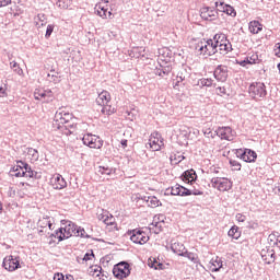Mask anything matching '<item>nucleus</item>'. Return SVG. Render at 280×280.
<instances>
[{
  "mask_svg": "<svg viewBox=\"0 0 280 280\" xmlns=\"http://www.w3.org/2000/svg\"><path fill=\"white\" fill-rule=\"evenodd\" d=\"M52 128H55V130H58L60 135H66V137H70V135H75L78 130V125L73 120V114L61 110L55 114Z\"/></svg>",
  "mask_w": 280,
  "mask_h": 280,
  "instance_id": "f257e3e1",
  "label": "nucleus"
},
{
  "mask_svg": "<svg viewBox=\"0 0 280 280\" xmlns=\"http://www.w3.org/2000/svg\"><path fill=\"white\" fill-rule=\"evenodd\" d=\"M61 224L63 225V228H60L55 232V234H51L52 237H56L58 240V242L69 240V237H91L86 233V230H84V228L78 226L75 223L71 221L61 220Z\"/></svg>",
  "mask_w": 280,
  "mask_h": 280,
  "instance_id": "f03ea898",
  "label": "nucleus"
},
{
  "mask_svg": "<svg viewBox=\"0 0 280 280\" xmlns=\"http://www.w3.org/2000/svg\"><path fill=\"white\" fill-rule=\"evenodd\" d=\"M112 100L113 97L110 96V92L103 90L98 93L96 104L102 106L101 113L103 115H114V113H117V109L112 105Z\"/></svg>",
  "mask_w": 280,
  "mask_h": 280,
  "instance_id": "7ed1b4c3",
  "label": "nucleus"
},
{
  "mask_svg": "<svg viewBox=\"0 0 280 280\" xmlns=\"http://www.w3.org/2000/svg\"><path fill=\"white\" fill-rule=\"evenodd\" d=\"M195 50L199 56H213L214 54H218V49H215V46L213 45V39H203L196 44Z\"/></svg>",
  "mask_w": 280,
  "mask_h": 280,
  "instance_id": "20e7f679",
  "label": "nucleus"
},
{
  "mask_svg": "<svg viewBox=\"0 0 280 280\" xmlns=\"http://www.w3.org/2000/svg\"><path fill=\"white\" fill-rule=\"evenodd\" d=\"M202 190L200 189H192L189 190L178 184L175 186H172L171 188L166 189V195L167 196H202Z\"/></svg>",
  "mask_w": 280,
  "mask_h": 280,
  "instance_id": "39448f33",
  "label": "nucleus"
},
{
  "mask_svg": "<svg viewBox=\"0 0 280 280\" xmlns=\"http://www.w3.org/2000/svg\"><path fill=\"white\" fill-rule=\"evenodd\" d=\"M250 97L255 100L256 102H261L268 95V92L266 91V84L261 82H255L249 85L248 89Z\"/></svg>",
  "mask_w": 280,
  "mask_h": 280,
  "instance_id": "423d86ee",
  "label": "nucleus"
},
{
  "mask_svg": "<svg viewBox=\"0 0 280 280\" xmlns=\"http://www.w3.org/2000/svg\"><path fill=\"white\" fill-rule=\"evenodd\" d=\"M94 10L95 14H97V16H101V19H113V9L110 8V2L108 0H101L95 5Z\"/></svg>",
  "mask_w": 280,
  "mask_h": 280,
  "instance_id": "0eeeda50",
  "label": "nucleus"
},
{
  "mask_svg": "<svg viewBox=\"0 0 280 280\" xmlns=\"http://www.w3.org/2000/svg\"><path fill=\"white\" fill-rule=\"evenodd\" d=\"M34 98L37 102H44L45 104H51L56 97L50 89L37 88L34 91Z\"/></svg>",
  "mask_w": 280,
  "mask_h": 280,
  "instance_id": "6e6552de",
  "label": "nucleus"
},
{
  "mask_svg": "<svg viewBox=\"0 0 280 280\" xmlns=\"http://www.w3.org/2000/svg\"><path fill=\"white\" fill-rule=\"evenodd\" d=\"M127 234L130 236V240L133 242V244L143 245L150 242V236L141 229L128 231Z\"/></svg>",
  "mask_w": 280,
  "mask_h": 280,
  "instance_id": "1a4fd4ad",
  "label": "nucleus"
},
{
  "mask_svg": "<svg viewBox=\"0 0 280 280\" xmlns=\"http://www.w3.org/2000/svg\"><path fill=\"white\" fill-rule=\"evenodd\" d=\"M211 185L213 189H218V191H229L233 189V182L226 177H213Z\"/></svg>",
  "mask_w": 280,
  "mask_h": 280,
  "instance_id": "9d476101",
  "label": "nucleus"
},
{
  "mask_svg": "<svg viewBox=\"0 0 280 280\" xmlns=\"http://www.w3.org/2000/svg\"><path fill=\"white\" fill-rule=\"evenodd\" d=\"M113 275L116 279L124 280L130 277V265L128 262H119L114 266Z\"/></svg>",
  "mask_w": 280,
  "mask_h": 280,
  "instance_id": "9b49d317",
  "label": "nucleus"
},
{
  "mask_svg": "<svg viewBox=\"0 0 280 280\" xmlns=\"http://www.w3.org/2000/svg\"><path fill=\"white\" fill-rule=\"evenodd\" d=\"M149 145L152 152H159L165 147V140L163 139V136L159 133V131H154L149 138Z\"/></svg>",
  "mask_w": 280,
  "mask_h": 280,
  "instance_id": "f8f14e48",
  "label": "nucleus"
},
{
  "mask_svg": "<svg viewBox=\"0 0 280 280\" xmlns=\"http://www.w3.org/2000/svg\"><path fill=\"white\" fill-rule=\"evenodd\" d=\"M82 141L84 145H88V148H93L95 150H100L102 145H104V141L100 138V136L93 133L84 135Z\"/></svg>",
  "mask_w": 280,
  "mask_h": 280,
  "instance_id": "ddd939ff",
  "label": "nucleus"
},
{
  "mask_svg": "<svg viewBox=\"0 0 280 280\" xmlns=\"http://www.w3.org/2000/svg\"><path fill=\"white\" fill-rule=\"evenodd\" d=\"M215 135H218L222 141H234L237 132L231 127H219L215 130Z\"/></svg>",
  "mask_w": 280,
  "mask_h": 280,
  "instance_id": "4468645a",
  "label": "nucleus"
},
{
  "mask_svg": "<svg viewBox=\"0 0 280 280\" xmlns=\"http://www.w3.org/2000/svg\"><path fill=\"white\" fill-rule=\"evenodd\" d=\"M3 268L9 270V272H14V270H19L21 268V261L19 257H14L12 255L7 256L3 259Z\"/></svg>",
  "mask_w": 280,
  "mask_h": 280,
  "instance_id": "2eb2a0df",
  "label": "nucleus"
},
{
  "mask_svg": "<svg viewBox=\"0 0 280 280\" xmlns=\"http://www.w3.org/2000/svg\"><path fill=\"white\" fill-rule=\"evenodd\" d=\"M49 185L52 187V189L60 191L62 189H66L67 179H65V177H62V175L56 173L50 177Z\"/></svg>",
  "mask_w": 280,
  "mask_h": 280,
  "instance_id": "dca6fc26",
  "label": "nucleus"
},
{
  "mask_svg": "<svg viewBox=\"0 0 280 280\" xmlns=\"http://www.w3.org/2000/svg\"><path fill=\"white\" fill-rule=\"evenodd\" d=\"M218 12H223V14H226L228 16H231V19H235L237 16V11H235V8H233L230 4L224 3V1H217L214 3Z\"/></svg>",
  "mask_w": 280,
  "mask_h": 280,
  "instance_id": "f3484780",
  "label": "nucleus"
},
{
  "mask_svg": "<svg viewBox=\"0 0 280 280\" xmlns=\"http://www.w3.org/2000/svg\"><path fill=\"white\" fill-rule=\"evenodd\" d=\"M236 155L245 161V163H255L257 161V153L250 149H238Z\"/></svg>",
  "mask_w": 280,
  "mask_h": 280,
  "instance_id": "a211bd4d",
  "label": "nucleus"
},
{
  "mask_svg": "<svg viewBox=\"0 0 280 280\" xmlns=\"http://www.w3.org/2000/svg\"><path fill=\"white\" fill-rule=\"evenodd\" d=\"M220 11H218V9H213L210 7H205L201 9V19H203V21H217Z\"/></svg>",
  "mask_w": 280,
  "mask_h": 280,
  "instance_id": "6ab92c4d",
  "label": "nucleus"
},
{
  "mask_svg": "<svg viewBox=\"0 0 280 280\" xmlns=\"http://www.w3.org/2000/svg\"><path fill=\"white\" fill-rule=\"evenodd\" d=\"M171 249L173 250V253H175L176 255H179L182 257H183V255H185V253H187V247H185L183 242H179L178 238H173L171 241Z\"/></svg>",
  "mask_w": 280,
  "mask_h": 280,
  "instance_id": "aec40b11",
  "label": "nucleus"
},
{
  "mask_svg": "<svg viewBox=\"0 0 280 280\" xmlns=\"http://www.w3.org/2000/svg\"><path fill=\"white\" fill-rule=\"evenodd\" d=\"M214 78L218 82H226L229 78V68H226V66H218L214 70Z\"/></svg>",
  "mask_w": 280,
  "mask_h": 280,
  "instance_id": "412c9836",
  "label": "nucleus"
},
{
  "mask_svg": "<svg viewBox=\"0 0 280 280\" xmlns=\"http://www.w3.org/2000/svg\"><path fill=\"white\" fill-rule=\"evenodd\" d=\"M54 224H55L54 218L48 217V215L40 218L37 222V225L40 229H47L48 228L49 231H54V229H55Z\"/></svg>",
  "mask_w": 280,
  "mask_h": 280,
  "instance_id": "4be33fe9",
  "label": "nucleus"
},
{
  "mask_svg": "<svg viewBox=\"0 0 280 280\" xmlns=\"http://www.w3.org/2000/svg\"><path fill=\"white\" fill-rule=\"evenodd\" d=\"M196 178H198V175L196 174V171H194V170L186 171L183 174L184 183L194 185V183H196Z\"/></svg>",
  "mask_w": 280,
  "mask_h": 280,
  "instance_id": "5701e85b",
  "label": "nucleus"
},
{
  "mask_svg": "<svg viewBox=\"0 0 280 280\" xmlns=\"http://www.w3.org/2000/svg\"><path fill=\"white\" fill-rule=\"evenodd\" d=\"M248 30L250 34H259L261 30H264V24H261L259 21L254 20L248 23Z\"/></svg>",
  "mask_w": 280,
  "mask_h": 280,
  "instance_id": "b1692460",
  "label": "nucleus"
},
{
  "mask_svg": "<svg viewBox=\"0 0 280 280\" xmlns=\"http://www.w3.org/2000/svg\"><path fill=\"white\" fill-rule=\"evenodd\" d=\"M209 268L211 272H218L222 268V258H220L219 256L213 257L210 260Z\"/></svg>",
  "mask_w": 280,
  "mask_h": 280,
  "instance_id": "393cba45",
  "label": "nucleus"
},
{
  "mask_svg": "<svg viewBox=\"0 0 280 280\" xmlns=\"http://www.w3.org/2000/svg\"><path fill=\"white\" fill-rule=\"evenodd\" d=\"M104 224L109 229V231H119V228L117 226V221L115 220V217L110 214L107 217V219L104 221Z\"/></svg>",
  "mask_w": 280,
  "mask_h": 280,
  "instance_id": "a878e982",
  "label": "nucleus"
},
{
  "mask_svg": "<svg viewBox=\"0 0 280 280\" xmlns=\"http://www.w3.org/2000/svg\"><path fill=\"white\" fill-rule=\"evenodd\" d=\"M95 262V254L93 250L88 252L84 257L79 260V264H85V266H91V264Z\"/></svg>",
  "mask_w": 280,
  "mask_h": 280,
  "instance_id": "bb28decb",
  "label": "nucleus"
},
{
  "mask_svg": "<svg viewBox=\"0 0 280 280\" xmlns=\"http://www.w3.org/2000/svg\"><path fill=\"white\" fill-rule=\"evenodd\" d=\"M228 39H226V35L220 33V34H215L213 36V45H214V49H218L219 47L222 46L223 43H225Z\"/></svg>",
  "mask_w": 280,
  "mask_h": 280,
  "instance_id": "cd10ccee",
  "label": "nucleus"
},
{
  "mask_svg": "<svg viewBox=\"0 0 280 280\" xmlns=\"http://www.w3.org/2000/svg\"><path fill=\"white\" fill-rule=\"evenodd\" d=\"M145 47H133L130 51H129V56L130 58H143L145 55Z\"/></svg>",
  "mask_w": 280,
  "mask_h": 280,
  "instance_id": "c85d7f7f",
  "label": "nucleus"
},
{
  "mask_svg": "<svg viewBox=\"0 0 280 280\" xmlns=\"http://www.w3.org/2000/svg\"><path fill=\"white\" fill-rule=\"evenodd\" d=\"M98 174H102L103 176H113V174H117V168L108 166H98Z\"/></svg>",
  "mask_w": 280,
  "mask_h": 280,
  "instance_id": "c756f323",
  "label": "nucleus"
},
{
  "mask_svg": "<svg viewBox=\"0 0 280 280\" xmlns=\"http://www.w3.org/2000/svg\"><path fill=\"white\" fill-rule=\"evenodd\" d=\"M21 165H16L13 167V172H14V176H16V178H23L25 177V163L20 162Z\"/></svg>",
  "mask_w": 280,
  "mask_h": 280,
  "instance_id": "7c9ffc66",
  "label": "nucleus"
},
{
  "mask_svg": "<svg viewBox=\"0 0 280 280\" xmlns=\"http://www.w3.org/2000/svg\"><path fill=\"white\" fill-rule=\"evenodd\" d=\"M88 273L90 275V277H100L102 275V266L91 265L88 268Z\"/></svg>",
  "mask_w": 280,
  "mask_h": 280,
  "instance_id": "2f4dec72",
  "label": "nucleus"
},
{
  "mask_svg": "<svg viewBox=\"0 0 280 280\" xmlns=\"http://www.w3.org/2000/svg\"><path fill=\"white\" fill-rule=\"evenodd\" d=\"M228 235L232 237V240H240V237H242V231H240L238 226L234 225L229 230Z\"/></svg>",
  "mask_w": 280,
  "mask_h": 280,
  "instance_id": "473e14b6",
  "label": "nucleus"
},
{
  "mask_svg": "<svg viewBox=\"0 0 280 280\" xmlns=\"http://www.w3.org/2000/svg\"><path fill=\"white\" fill-rule=\"evenodd\" d=\"M233 50V46L231 45V42L225 40L221 44V46L218 47V51L220 54H229V51Z\"/></svg>",
  "mask_w": 280,
  "mask_h": 280,
  "instance_id": "72a5a7b5",
  "label": "nucleus"
},
{
  "mask_svg": "<svg viewBox=\"0 0 280 280\" xmlns=\"http://www.w3.org/2000/svg\"><path fill=\"white\" fill-rule=\"evenodd\" d=\"M110 212L108 210H105V209H100L97 210V213H96V218L97 220H100V222H103L106 221L109 217H110Z\"/></svg>",
  "mask_w": 280,
  "mask_h": 280,
  "instance_id": "f704fd0d",
  "label": "nucleus"
},
{
  "mask_svg": "<svg viewBox=\"0 0 280 280\" xmlns=\"http://www.w3.org/2000/svg\"><path fill=\"white\" fill-rule=\"evenodd\" d=\"M45 21H46L45 14L43 13L37 14V16L35 18L37 30H40L42 27H44V25H47V22Z\"/></svg>",
  "mask_w": 280,
  "mask_h": 280,
  "instance_id": "c9c22d12",
  "label": "nucleus"
},
{
  "mask_svg": "<svg viewBox=\"0 0 280 280\" xmlns=\"http://www.w3.org/2000/svg\"><path fill=\"white\" fill-rule=\"evenodd\" d=\"M48 80L54 82V84H60L61 82L60 75L58 72H56V70H50V73H48Z\"/></svg>",
  "mask_w": 280,
  "mask_h": 280,
  "instance_id": "e433bc0d",
  "label": "nucleus"
},
{
  "mask_svg": "<svg viewBox=\"0 0 280 280\" xmlns=\"http://www.w3.org/2000/svg\"><path fill=\"white\" fill-rule=\"evenodd\" d=\"M147 203L152 209H156V207H161V200H159V198L154 196L148 197Z\"/></svg>",
  "mask_w": 280,
  "mask_h": 280,
  "instance_id": "4c0bfd02",
  "label": "nucleus"
},
{
  "mask_svg": "<svg viewBox=\"0 0 280 280\" xmlns=\"http://www.w3.org/2000/svg\"><path fill=\"white\" fill-rule=\"evenodd\" d=\"M73 0H58L56 2L57 8H59L60 10H69V8H71V2Z\"/></svg>",
  "mask_w": 280,
  "mask_h": 280,
  "instance_id": "58836bf2",
  "label": "nucleus"
},
{
  "mask_svg": "<svg viewBox=\"0 0 280 280\" xmlns=\"http://www.w3.org/2000/svg\"><path fill=\"white\" fill-rule=\"evenodd\" d=\"M10 67L11 69L14 71V73H16L18 75H25V73L23 72V69L21 68V66L19 65V62L16 61H11L10 62Z\"/></svg>",
  "mask_w": 280,
  "mask_h": 280,
  "instance_id": "ea45409f",
  "label": "nucleus"
},
{
  "mask_svg": "<svg viewBox=\"0 0 280 280\" xmlns=\"http://www.w3.org/2000/svg\"><path fill=\"white\" fill-rule=\"evenodd\" d=\"M182 257H187V259H190V261H192L194 264H198L200 261L198 254L187 252V249H186L185 255H183Z\"/></svg>",
  "mask_w": 280,
  "mask_h": 280,
  "instance_id": "a19ab883",
  "label": "nucleus"
},
{
  "mask_svg": "<svg viewBox=\"0 0 280 280\" xmlns=\"http://www.w3.org/2000/svg\"><path fill=\"white\" fill-rule=\"evenodd\" d=\"M148 266L150 268H154V270H163V264L159 262L156 259L150 258L148 261Z\"/></svg>",
  "mask_w": 280,
  "mask_h": 280,
  "instance_id": "79ce46f5",
  "label": "nucleus"
},
{
  "mask_svg": "<svg viewBox=\"0 0 280 280\" xmlns=\"http://www.w3.org/2000/svg\"><path fill=\"white\" fill-rule=\"evenodd\" d=\"M198 86H213V79L202 78L198 81Z\"/></svg>",
  "mask_w": 280,
  "mask_h": 280,
  "instance_id": "37998d69",
  "label": "nucleus"
},
{
  "mask_svg": "<svg viewBox=\"0 0 280 280\" xmlns=\"http://www.w3.org/2000/svg\"><path fill=\"white\" fill-rule=\"evenodd\" d=\"M35 172L32 170L28 164H24V177L25 178H34Z\"/></svg>",
  "mask_w": 280,
  "mask_h": 280,
  "instance_id": "c03bdc74",
  "label": "nucleus"
},
{
  "mask_svg": "<svg viewBox=\"0 0 280 280\" xmlns=\"http://www.w3.org/2000/svg\"><path fill=\"white\" fill-rule=\"evenodd\" d=\"M54 30H56V24H48L46 28L45 38H51V34H54Z\"/></svg>",
  "mask_w": 280,
  "mask_h": 280,
  "instance_id": "a18cd8bd",
  "label": "nucleus"
},
{
  "mask_svg": "<svg viewBox=\"0 0 280 280\" xmlns=\"http://www.w3.org/2000/svg\"><path fill=\"white\" fill-rule=\"evenodd\" d=\"M230 165L234 172H240V170H242V164L235 160H230Z\"/></svg>",
  "mask_w": 280,
  "mask_h": 280,
  "instance_id": "49530a36",
  "label": "nucleus"
},
{
  "mask_svg": "<svg viewBox=\"0 0 280 280\" xmlns=\"http://www.w3.org/2000/svg\"><path fill=\"white\" fill-rule=\"evenodd\" d=\"M170 73H172V66H166L159 72V75H168Z\"/></svg>",
  "mask_w": 280,
  "mask_h": 280,
  "instance_id": "de8ad7c7",
  "label": "nucleus"
},
{
  "mask_svg": "<svg viewBox=\"0 0 280 280\" xmlns=\"http://www.w3.org/2000/svg\"><path fill=\"white\" fill-rule=\"evenodd\" d=\"M273 56H276V58H280V42L273 46Z\"/></svg>",
  "mask_w": 280,
  "mask_h": 280,
  "instance_id": "09e8293b",
  "label": "nucleus"
},
{
  "mask_svg": "<svg viewBox=\"0 0 280 280\" xmlns=\"http://www.w3.org/2000/svg\"><path fill=\"white\" fill-rule=\"evenodd\" d=\"M237 65H240L241 67H248V65H250V61H248V57H246L245 59H238Z\"/></svg>",
  "mask_w": 280,
  "mask_h": 280,
  "instance_id": "8fccbe9b",
  "label": "nucleus"
},
{
  "mask_svg": "<svg viewBox=\"0 0 280 280\" xmlns=\"http://www.w3.org/2000/svg\"><path fill=\"white\" fill-rule=\"evenodd\" d=\"M28 154L32 155L33 161H38V151L35 149H30Z\"/></svg>",
  "mask_w": 280,
  "mask_h": 280,
  "instance_id": "3c124183",
  "label": "nucleus"
},
{
  "mask_svg": "<svg viewBox=\"0 0 280 280\" xmlns=\"http://www.w3.org/2000/svg\"><path fill=\"white\" fill-rule=\"evenodd\" d=\"M247 60L249 61V65H256L259 58L257 55H252L250 57H247Z\"/></svg>",
  "mask_w": 280,
  "mask_h": 280,
  "instance_id": "603ef678",
  "label": "nucleus"
},
{
  "mask_svg": "<svg viewBox=\"0 0 280 280\" xmlns=\"http://www.w3.org/2000/svg\"><path fill=\"white\" fill-rule=\"evenodd\" d=\"M203 135L205 137H208V139H213V137H215V133H213L209 128L203 131Z\"/></svg>",
  "mask_w": 280,
  "mask_h": 280,
  "instance_id": "864d4df0",
  "label": "nucleus"
},
{
  "mask_svg": "<svg viewBox=\"0 0 280 280\" xmlns=\"http://www.w3.org/2000/svg\"><path fill=\"white\" fill-rule=\"evenodd\" d=\"M217 94L218 95H226V88H224V86L217 88Z\"/></svg>",
  "mask_w": 280,
  "mask_h": 280,
  "instance_id": "5fc2aeb1",
  "label": "nucleus"
},
{
  "mask_svg": "<svg viewBox=\"0 0 280 280\" xmlns=\"http://www.w3.org/2000/svg\"><path fill=\"white\" fill-rule=\"evenodd\" d=\"M235 218L238 222H246V215L242 213H237Z\"/></svg>",
  "mask_w": 280,
  "mask_h": 280,
  "instance_id": "6e6d98bb",
  "label": "nucleus"
},
{
  "mask_svg": "<svg viewBox=\"0 0 280 280\" xmlns=\"http://www.w3.org/2000/svg\"><path fill=\"white\" fill-rule=\"evenodd\" d=\"M10 3H12V0H0V8H5Z\"/></svg>",
  "mask_w": 280,
  "mask_h": 280,
  "instance_id": "4d7b16f0",
  "label": "nucleus"
},
{
  "mask_svg": "<svg viewBox=\"0 0 280 280\" xmlns=\"http://www.w3.org/2000/svg\"><path fill=\"white\" fill-rule=\"evenodd\" d=\"M0 97H5V88L0 86Z\"/></svg>",
  "mask_w": 280,
  "mask_h": 280,
  "instance_id": "13d9d810",
  "label": "nucleus"
},
{
  "mask_svg": "<svg viewBox=\"0 0 280 280\" xmlns=\"http://www.w3.org/2000/svg\"><path fill=\"white\" fill-rule=\"evenodd\" d=\"M122 148H128V140H121Z\"/></svg>",
  "mask_w": 280,
  "mask_h": 280,
  "instance_id": "bf43d9fd",
  "label": "nucleus"
},
{
  "mask_svg": "<svg viewBox=\"0 0 280 280\" xmlns=\"http://www.w3.org/2000/svg\"><path fill=\"white\" fill-rule=\"evenodd\" d=\"M22 187H32L28 183H21Z\"/></svg>",
  "mask_w": 280,
  "mask_h": 280,
  "instance_id": "052dcab7",
  "label": "nucleus"
},
{
  "mask_svg": "<svg viewBox=\"0 0 280 280\" xmlns=\"http://www.w3.org/2000/svg\"><path fill=\"white\" fill-rule=\"evenodd\" d=\"M225 25L229 27V25H231V22L229 20H226Z\"/></svg>",
  "mask_w": 280,
  "mask_h": 280,
  "instance_id": "680f3d73",
  "label": "nucleus"
},
{
  "mask_svg": "<svg viewBox=\"0 0 280 280\" xmlns=\"http://www.w3.org/2000/svg\"><path fill=\"white\" fill-rule=\"evenodd\" d=\"M184 159H185V156H179L178 162L180 163V161H183Z\"/></svg>",
  "mask_w": 280,
  "mask_h": 280,
  "instance_id": "e2e57ef3",
  "label": "nucleus"
},
{
  "mask_svg": "<svg viewBox=\"0 0 280 280\" xmlns=\"http://www.w3.org/2000/svg\"><path fill=\"white\" fill-rule=\"evenodd\" d=\"M270 240H272V237H275V235H269Z\"/></svg>",
  "mask_w": 280,
  "mask_h": 280,
  "instance_id": "0e129e2a",
  "label": "nucleus"
},
{
  "mask_svg": "<svg viewBox=\"0 0 280 280\" xmlns=\"http://www.w3.org/2000/svg\"><path fill=\"white\" fill-rule=\"evenodd\" d=\"M1 209H3V207L0 205V211H1Z\"/></svg>",
  "mask_w": 280,
  "mask_h": 280,
  "instance_id": "69168bd1",
  "label": "nucleus"
},
{
  "mask_svg": "<svg viewBox=\"0 0 280 280\" xmlns=\"http://www.w3.org/2000/svg\"><path fill=\"white\" fill-rule=\"evenodd\" d=\"M40 233H43V230L39 231V235H40Z\"/></svg>",
  "mask_w": 280,
  "mask_h": 280,
  "instance_id": "338daca9",
  "label": "nucleus"
},
{
  "mask_svg": "<svg viewBox=\"0 0 280 280\" xmlns=\"http://www.w3.org/2000/svg\"><path fill=\"white\" fill-rule=\"evenodd\" d=\"M215 172V174H218V171H214Z\"/></svg>",
  "mask_w": 280,
  "mask_h": 280,
  "instance_id": "774afa93",
  "label": "nucleus"
}]
</instances>
